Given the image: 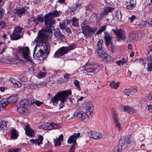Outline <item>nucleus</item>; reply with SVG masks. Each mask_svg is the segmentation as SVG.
Returning a JSON list of instances; mask_svg holds the SVG:
<instances>
[{
  "instance_id": "79ce46f5",
  "label": "nucleus",
  "mask_w": 152,
  "mask_h": 152,
  "mask_svg": "<svg viewBox=\"0 0 152 152\" xmlns=\"http://www.w3.org/2000/svg\"><path fill=\"white\" fill-rule=\"evenodd\" d=\"M21 151V149L19 148H10L8 150L9 152H20Z\"/></svg>"
},
{
  "instance_id": "e2e57ef3",
  "label": "nucleus",
  "mask_w": 152,
  "mask_h": 152,
  "mask_svg": "<svg viewBox=\"0 0 152 152\" xmlns=\"http://www.w3.org/2000/svg\"><path fill=\"white\" fill-rule=\"evenodd\" d=\"M129 4L136 6V1L135 0H130Z\"/></svg>"
},
{
  "instance_id": "de8ad7c7",
  "label": "nucleus",
  "mask_w": 152,
  "mask_h": 152,
  "mask_svg": "<svg viewBox=\"0 0 152 152\" xmlns=\"http://www.w3.org/2000/svg\"><path fill=\"white\" fill-rule=\"evenodd\" d=\"M148 66L147 70L149 72L152 71V63L151 62H149L148 63Z\"/></svg>"
},
{
  "instance_id": "5fc2aeb1",
  "label": "nucleus",
  "mask_w": 152,
  "mask_h": 152,
  "mask_svg": "<svg viewBox=\"0 0 152 152\" xmlns=\"http://www.w3.org/2000/svg\"><path fill=\"white\" fill-rule=\"evenodd\" d=\"M7 124H0V130H2L6 129L7 128Z\"/></svg>"
},
{
  "instance_id": "13d9d810",
  "label": "nucleus",
  "mask_w": 152,
  "mask_h": 152,
  "mask_svg": "<svg viewBox=\"0 0 152 152\" xmlns=\"http://www.w3.org/2000/svg\"><path fill=\"white\" fill-rule=\"evenodd\" d=\"M59 26L60 28L62 30H63L65 29L66 26L64 23H60L59 24Z\"/></svg>"
},
{
  "instance_id": "7ed1b4c3",
  "label": "nucleus",
  "mask_w": 152,
  "mask_h": 152,
  "mask_svg": "<svg viewBox=\"0 0 152 152\" xmlns=\"http://www.w3.org/2000/svg\"><path fill=\"white\" fill-rule=\"evenodd\" d=\"M72 92L71 90L68 91H65L62 92H59L56 95L51 98V100L53 104H56L57 102L60 101L59 104L60 108L63 107L64 105V102L67 98L68 96L71 94Z\"/></svg>"
},
{
  "instance_id": "a211bd4d",
  "label": "nucleus",
  "mask_w": 152,
  "mask_h": 152,
  "mask_svg": "<svg viewBox=\"0 0 152 152\" xmlns=\"http://www.w3.org/2000/svg\"><path fill=\"white\" fill-rule=\"evenodd\" d=\"M126 141L127 144L134 145L135 144V142L134 137L131 135L125 136Z\"/></svg>"
},
{
  "instance_id": "0eeeda50",
  "label": "nucleus",
  "mask_w": 152,
  "mask_h": 152,
  "mask_svg": "<svg viewBox=\"0 0 152 152\" xmlns=\"http://www.w3.org/2000/svg\"><path fill=\"white\" fill-rule=\"evenodd\" d=\"M18 99V95L15 94L7 99L6 101L3 102L0 104V106L4 107L8 104L16 102Z\"/></svg>"
},
{
  "instance_id": "bf43d9fd",
  "label": "nucleus",
  "mask_w": 152,
  "mask_h": 152,
  "mask_svg": "<svg viewBox=\"0 0 152 152\" xmlns=\"http://www.w3.org/2000/svg\"><path fill=\"white\" fill-rule=\"evenodd\" d=\"M135 18V16L133 15H132L131 17H129L128 18L130 20V22H132Z\"/></svg>"
},
{
  "instance_id": "1a4fd4ad",
  "label": "nucleus",
  "mask_w": 152,
  "mask_h": 152,
  "mask_svg": "<svg viewBox=\"0 0 152 152\" xmlns=\"http://www.w3.org/2000/svg\"><path fill=\"white\" fill-rule=\"evenodd\" d=\"M126 140L125 137H122L120 138L118 142V146L115 148L118 151H121L125 148L127 144Z\"/></svg>"
},
{
  "instance_id": "3c124183",
  "label": "nucleus",
  "mask_w": 152,
  "mask_h": 152,
  "mask_svg": "<svg viewBox=\"0 0 152 152\" xmlns=\"http://www.w3.org/2000/svg\"><path fill=\"white\" fill-rule=\"evenodd\" d=\"M97 14L95 13H93L90 17V19L93 20H96L97 19Z\"/></svg>"
},
{
  "instance_id": "9b49d317",
  "label": "nucleus",
  "mask_w": 152,
  "mask_h": 152,
  "mask_svg": "<svg viewBox=\"0 0 152 152\" xmlns=\"http://www.w3.org/2000/svg\"><path fill=\"white\" fill-rule=\"evenodd\" d=\"M88 136L90 138H93L94 140H99L102 137V135L99 132L88 130L87 132Z\"/></svg>"
},
{
  "instance_id": "e433bc0d",
  "label": "nucleus",
  "mask_w": 152,
  "mask_h": 152,
  "mask_svg": "<svg viewBox=\"0 0 152 152\" xmlns=\"http://www.w3.org/2000/svg\"><path fill=\"white\" fill-rule=\"evenodd\" d=\"M83 111L79 110H76L74 113V116L75 118H78L79 119L82 116Z\"/></svg>"
},
{
  "instance_id": "69168bd1",
  "label": "nucleus",
  "mask_w": 152,
  "mask_h": 152,
  "mask_svg": "<svg viewBox=\"0 0 152 152\" xmlns=\"http://www.w3.org/2000/svg\"><path fill=\"white\" fill-rule=\"evenodd\" d=\"M59 140L61 141H63V136L62 134H61L58 138Z\"/></svg>"
},
{
  "instance_id": "2eb2a0df",
  "label": "nucleus",
  "mask_w": 152,
  "mask_h": 152,
  "mask_svg": "<svg viewBox=\"0 0 152 152\" xmlns=\"http://www.w3.org/2000/svg\"><path fill=\"white\" fill-rule=\"evenodd\" d=\"M21 52L24 58L26 59V61H31V58L29 56V50L28 47H25L21 49Z\"/></svg>"
},
{
  "instance_id": "4c0bfd02",
  "label": "nucleus",
  "mask_w": 152,
  "mask_h": 152,
  "mask_svg": "<svg viewBox=\"0 0 152 152\" xmlns=\"http://www.w3.org/2000/svg\"><path fill=\"white\" fill-rule=\"evenodd\" d=\"M103 42L102 40H100L97 44V48L96 49V51L100 50H102V44Z\"/></svg>"
},
{
  "instance_id": "423d86ee",
  "label": "nucleus",
  "mask_w": 152,
  "mask_h": 152,
  "mask_svg": "<svg viewBox=\"0 0 152 152\" xmlns=\"http://www.w3.org/2000/svg\"><path fill=\"white\" fill-rule=\"evenodd\" d=\"M22 29L18 26L15 27L12 34L10 35L11 39L12 40H17L21 38L23 35L20 34Z\"/></svg>"
},
{
  "instance_id": "ddd939ff",
  "label": "nucleus",
  "mask_w": 152,
  "mask_h": 152,
  "mask_svg": "<svg viewBox=\"0 0 152 152\" xmlns=\"http://www.w3.org/2000/svg\"><path fill=\"white\" fill-rule=\"evenodd\" d=\"M86 113L87 114L91 115L94 114V107L92 102L88 101L86 104Z\"/></svg>"
},
{
  "instance_id": "603ef678",
  "label": "nucleus",
  "mask_w": 152,
  "mask_h": 152,
  "mask_svg": "<svg viewBox=\"0 0 152 152\" xmlns=\"http://www.w3.org/2000/svg\"><path fill=\"white\" fill-rule=\"evenodd\" d=\"M6 23L4 21H1L0 22V29L4 28L6 26Z\"/></svg>"
},
{
  "instance_id": "dca6fc26",
  "label": "nucleus",
  "mask_w": 152,
  "mask_h": 152,
  "mask_svg": "<svg viewBox=\"0 0 152 152\" xmlns=\"http://www.w3.org/2000/svg\"><path fill=\"white\" fill-rule=\"evenodd\" d=\"M112 30L118 36L119 39H123L125 38L124 32L123 29L115 28L113 29Z\"/></svg>"
},
{
  "instance_id": "ea45409f",
  "label": "nucleus",
  "mask_w": 152,
  "mask_h": 152,
  "mask_svg": "<svg viewBox=\"0 0 152 152\" xmlns=\"http://www.w3.org/2000/svg\"><path fill=\"white\" fill-rule=\"evenodd\" d=\"M107 25H105L102 26L100 28L96 33V34L98 35L99 34H101L102 32L104 31L106 29Z\"/></svg>"
},
{
  "instance_id": "6e6552de",
  "label": "nucleus",
  "mask_w": 152,
  "mask_h": 152,
  "mask_svg": "<svg viewBox=\"0 0 152 152\" xmlns=\"http://www.w3.org/2000/svg\"><path fill=\"white\" fill-rule=\"evenodd\" d=\"M97 52L99 57L103 61L107 62H111L112 58L111 57L107 54L103 50H99Z\"/></svg>"
},
{
  "instance_id": "2f4dec72",
  "label": "nucleus",
  "mask_w": 152,
  "mask_h": 152,
  "mask_svg": "<svg viewBox=\"0 0 152 152\" xmlns=\"http://www.w3.org/2000/svg\"><path fill=\"white\" fill-rule=\"evenodd\" d=\"M112 114L113 117L114 122L115 124H118V120L117 118V115L115 110L113 109L112 110Z\"/></svg>"
},
{
  "instance_id": "09e8293b",
  "label": "nucleus",
  "mask_w": 152,
  "mask_h": 152,
  "mask_svg": "<svg viewBox=\"0 0 152 152\" xmlns=\"http://www.w3.org/2000/svg\"><path fill=\"white\" fill-rule=\"evenodd\" d=\"M46 73L44 72H40L39 74L38 75L37 77L39 78H41L42 77L45 76Z\"/></svg>"
},
{
  "instance_id": "aec40b11",
  "label": "nucleus",
  "mask_w": 152,
  "mask_h": 152,
  "mask_svg": "<svg viewBox=\"0 0 152 152\" xmlns=\"http://www.w3.org/2000/svg\"><path fill=\"white\" fill-rule=\"evenodd\" d=\"M95 66L89 64H86L85 66L84 70L89 72H94L95 71Z\"/></svg>"
},
{
  "instance_id": "f8f14e48",
  "label": "nucleus",
  "mask_w": 152,
  "mask_h": 152,
  "mask_svg": "<svg viewBox=\"0 0 152 152\" xmlns=\"http://www.w3.org/2000/svg\"><path fill=\"white\" fill-rule=\"evenodd\" d=\"M68 52L66 47H63L59 48L55 52L54 57L56 58H58L63 55L66 54Z\"/></svg>"
},
{
  "instance_id": "4be33fe9",
  "label": "nucleus",
  "mask_w": 152,
  "mask_h": 152,
  "mask_svg": "<svg viewBox=\"0 0 152 152\" xmlns=\"http://www.w3.org/2000/svg\"><path fill=\"white\" fill-rule=\"evenodd\" d=\"M9 80L14 85L15 87L20 88L22 84L14 78L12 77L10 78H9Z\"/></svg>"
},
{
  "instance_id": "680f3d73",
  "label": "nucleus",
  "mask_w": 152,
  "mask_h": 152,
  "mask_svg": "<svg viewBox=\"0 0 152 152\" xmlns=\"http://www.w3.org/2000/svg\"><path fill=\"white\" fill-rule=\"evenodd\" d=\"M146 23L152 27V19H149L148 21H146Z\"/></svg>"
},
{
  "instance_id": "9d476101",
  "label": "nucleus",
  "mask_w": 152,
  "mask_h": 152,
  "mask_svg": "<svg viewBox=\"0 0 152 152\" xmlns=\"http://www.w3.org/2000/svg\"><path fill=\"white\" fill-rule=\"evenodd\" d=\"M61 126L57 124H42L39 127V129L44 130H51L60 128Z\"/></svg>"
},
{
  "instance_id": "4468645a",
  "label": "nucleus",
  "mask_w": 152,
  "mask_h": 152,
  "mask_svg": "<svg viewBox=\"0 0 152 152\" xmlns=\"http://www.w3.org/2000/svg\"><path fill=\"white\" fill-rule=\"evenodd\" d=\"M24 129L25 130V134L27 136L31 137H34L35 130L30 128L29 124H26Z\"/></svg>"
},
{
  "instance_id": "6e6d98bb",
  "label": "nucleus",
  "mask_w": 152,
  "mask_h": 152,
  "mask_svg": "<svg viewBox=\"0 0 152 152\" xmlns=\"http://www.w3.org/2000/svg\"><path fill=\"white\" fill-rule=\"evenodd\" d=\"M37 20L38 22H43L44 20L43 18L41 17H38L36 19H34L33 21L34 22H35V21Z\"/></svg>"
},
{
  "instance_id": "f704fd0d",
  "label": "nucleus",
  "mask_w": 152,
  "mask_h": 152,
  "mask_svg": "<svg viewBox=\"0 0 152 152\" xmlns=\"http://www.w3.org/2000/svg\"><path fill=\"white\" fill-rule=\"evenodd\" d=\"M119 83L117 82L114 81H112L110 83V86L113 88L116 89L119 87Z\"/></svg>"
},
{
  "instance_id": "4d7b16f0",
  "label": "nucleus",
  "mask_w": 152,
  "mask_h": 152,
  "mask_svg": "<svg viewBox=\"0 0 152 152\" xmlns=\"http://www.w3.org/2000/svg\"><path fill=\"white\" fill-rule=\"evenodd\" d=\"M137 61L138 62H139L140 64H143L145 66L146 64V63L145 62L146 61L144 60L143 59L141 58L137 60Z\"/></svg>"
},
{
  "instance_id": "a19ab883",
  "label": "nucleus",
  "mask_w": 152,
  "mask_h": 152,
  "mask_svg": "<svg viewBox=\"0 0 152 152\" xmlns=\"http://www.w3.org/2000/svg\"><path fill=\"white\" fill-rule=\"evenodd\" d=\"M148 48V49L149 50L148 55L149 56L150 59L152 61V45L149 46Z\"/></svg>"
},
{
  "instance_id": "39448f33",
  "label": "nucleus",
  "mask_w": 152,
  "mask_h": 152,
  "mask_svg": "<svg viewBox=\"0 0 152 152\" xmlns=\"http://www.w3.org/2000/svg\"><path fill=\"white\" fill-rule=\"evenodd\" d=\"M80 136V133H74L69 137L67 140V142L69 144L73 143L71 146L69 152H75V150L77 145L76 143V140Z\"/></svg>"
},
{
  "instance_id": "49530a36",
  "label": "nucleus",
  "mask_w": 152,
  "mask_h": 152,
  "mask_svg": "<svg viewBox=\"0 0 152 152\" xmlns=\"http://www.w3.org/2000/svg\"><path fill=\"white\" fill-rule=\"evenodd\" d=\"M86 8L87 10H89V11L91 12L93 10V7L92 5V4L90 3L88 4L87 7H86Z\"/></svg>"
},
{
  "instance_id": "f03ea898",
  "label": "nucleus",
  "mask_w": 152,
  "mask_h": 152,
  "mask_svg": "<svg viewBox=\"0 0 152 152\" xmlns=\"http://www.w3.org/2000/svg\"><path fill=\"white\" fill-rule=\"evenodd\" d=\"M45 23L46 26L45 29H42L40 30L38 32L37 37H39V35L42 33H43L42 37H44L46 35L47 36V39L48 40L49 34L52 32V28L55 23V21L53 19L50 17L49 15L46 14L45 15Z\"/></svg>"
},
{
  "instance_id": "a18cd8bd",
  "label": "nucleus",
  "mask_w": 152,
  "mask_h": 152,
  "mask_svg": "<svg viewBox=\"0 0 152 152\" xmlns=\"http://www.w3.org/2000/svg\"><path fill=\"white\" fill-rule=\"evenodd\" d=\"M67 49V50L69 52V50H72L76 48V46L75 44H72L69 45L68 47H66Z\"/></svg>"
},
{
  "instance_id": "20e7f679",
  "label": "nucleus",
  "mask_w": 152,
  "mask_h": 152,
  "mask_svg": "<svg viewBox=\"0 0 152 152\" xmlns=\"http://www.w3.org/2000/svg\"><path fill=\"white\" fill-rule=\"evenodd\" d=\"M88 22L86 20H83L81 24L82 32L84 34V37L87 38L89 37L91 34L94 32L96 29L90 27L88 25Z\"/></svg>"
},
{
  "instance_id": "37998d69",
  "label": "nucleus",
  "mask_w": 152,
  "mask_h": 152,
  "mask_svg": "<svg viewBox=\"0 0 152 152\" xmlns=\"http://www.w3.org/2000/svg\"><path fill=\"white\" fill-rule=\"evenodd\" d=\"M54 146L55 147L59 146L61 145V141L59 140V139L56 138V140L55 139H54Z\"/></svg>"
},
{
  "instance_id": "393cba45",
  "label": "nucleus",
  "mask_w": 152,
  "mask_h": 152,
  "mask_svg": "<svg viewBox=\"0 0 152 152\" xmlns=\"http://www.w3.org/2000/svg\"><path fill=\"white\" fill-rule=\"evenodd\" d=\"M11 137L12 140L17 139L19 136L18 133L17 131L15 129H13L11 130Z\"/></svg>"
},
{
  "instance_id": "8fccbe9b",
  "label": "nucleus",
  "mask_w": 152,
  "mask_h": 152,
  "mask_svg": "<svg viewBox=\"0 0 152 152\" xmlns=\"http://www.w3.org/2000/svg\"><path fill=\"white\" fill-rule=\"evenodd\" d=\"M131 91V90L130 89H126L124 90V93L127 96H129L130 93Z\"/></svg>"
},
{
  "instance_id": "c9c22d12",
  "label": "nucleus",
  "mask_w": 152,
  "mask_h": 152,
  "mask_svg": "<svg viewBox=\"0 0 152 152\" xmlns=\"http://www.w3.org/2000/svg\"><path fill=\"white\" fill-rule=\"evenodd\" d=\"M89 114H87L86 113V114L83 112V114H82V116L80 118L79 120H81L85 122H86V121L88 120V115Z\"/></svg>"
},
{
  "instance_id": "f257e3e1",
  "label": "nucleus",
  "mask_w": 152,
  "mask_h": 152,
  "mask_svg": "<svg viewBox=\"0 0 152 152\" xmlns=\"http://www.w3.org/2000/svg\"><path fill=\"white\" fill-rule=\"evenodd\" d=\"M43 33H42L39 37H37L34 42L37 44L34 49L33 56L34 58H39L44 53L49 54L50 51V45L47 43V36L42 37Z\"/></svg>"
},
{
  "instance_id": "052dcab7",
  "label": "nucleus",
  "mask_w": 152,
  "mask_h": 152,
  "mask_svg": "<svg viewBox=\"0 0 152 152\" xmlns=\"http://www.w3.org/2000/svg\"><path fill=\"white\" fill-rule=\"evenodd\" d=\"M70 74L66 73V74L64 75L63 77L66 80H68V79L70 77Z\"/></svg>"
},
{
  "instance_id": "7c9ffc66",
  "label": "nucleus",
  "mask_w": 152,
  "mask_h": 152,
  "mask_svg": "<svg viewBox=\"0 0 152 152\" xmlns=\"http://www.w3.org/2000/svg\"><path fill=\"white\" fill-rule=\"evenodd\" d=\"M80 7L81 6L80 4H76L72 6V7L71 8V10L73 12H78L80 10Z\"/></svg>"
},
{
  "instance_id": "473e14b6",
  "label": "nucleus",
  "mask_w": 152,
  "mask_h": 152,
  "mask_svg": "<svg viewBox=\"0 0 152 152\" xmlns=\"http://www.w3.org/2000/svg\"><path fill=\"white\" fill-rule=\"evenodd\" d=\"M71 21L72 22V24L75 27H78L79 26L78 23V19L76 18L73 17Z\"/></svg>"
},
{
  "instance_id": "c756f323",
  "label": "nucleus",
  "mask_w": 152,
  "mask_h": 152,
  "mask_svg": "<svg viewBox=\"0 0 152 152\" xmlns=\"http://www.w3.org/2000/svg\"><path fill=\"white\" fill-rule=\"evenodd\" d=\"M60 11H57L56 10H55L47 14L49 15L50 17L52 18L53 17H58L60 13Z\"/></svg>"
},
{
  "instance_id": "6ab92c4d",
  "label": "nucleus",
  "mask_w": 152,
  "mask_h": 152,
  "mask_svg": "<svg viewBox=\"0 0 152 152\" xmlns=\"http://www.w3.org/2000/svg\"><path fill=\"white\" fill-rule=\"evenodd\" d=\"M121 108L124 111L128 112L131 114H133L135 113V110L133 108L130 107L128 105H122L121 106Z\"/></svg>"
},
{
  "instance_id": "b1692460",
  "label": "nucleus",
  "mask_w": 152,
  "mask_h": 152,
  "mask_svg": "<svg viewBox=\"0 0 152 152\" xmlns=\"http://www.w3.org/2000/svg\"><path fill=\"white\" fill-rule=\"evenodd\" d=\"M129 37L131 39L137 41L139 39V34L137 32H133L129 35Z\"/></svg>"
},
{
  "instance_id": "c85d7f7f",
  "label": "nucleus",
  "mask_w": 152,
  "mask_h": 152,
  "mask_svg": "<svg viewBox=\"0 0 152 152\" xmlns=\"http://www.w3.org/2000/svg\"><path fill=\"white\" fill-rule=\"evenodd\" d=\"M18 111L20 113L23 114L27 110L26 107H22L17 104V105Z\"/></svg>"
},
{
  "instance_id": "58836bf2",
  "label": "nucleus",
  "mask_w": 152,
  "mask_h": 152,
  "mask_svg": "<svg viewBox=\"0 0 152 152\" xmlns=\"http://www.w3.org/2000/svg\"><path fill=\"white\" fill-rule=\"evenodd\" d=\"M31 104L35 103L37 106H39L43 103L42 102H40L39 101H38L34 99H31Z\"/></svg>"
},
{
  "instance_id": "338daca9",
  "label": "nucleus",
  "mask_w": 152,
  "mask_h": 152,
  "mask_svg": "<svg viewBox=\"0 0 152 152\" xmlns=\"http://www.w3.org/2000/svg\"><path fill=\"white\" fill-rule=\"evenodd\" d=\"M148 110L150 112H152V105H149L148 106Z\"/></svg>"
},
{
  "instance_id": "5701e85b",
  "label": "nucleus",
  "mask_w": 152,
  "mask_h": 152,
  "mask_svg": "<svg viewBox=\"0 0 152 152\" xmlns=\"http://www.w3.org/2000/svg\"><path fill=\"white\" fill-rule=\"evenodd\" d=\"M104 39L106 43V46L108 47L110 44H112V37L109 35L107 34H106L105 33H104Z\"/></svg>"
},
{
  "instance_id": "bb28decb",
  "label": "nucleus",
  "mask_w": 152,
  "mask_h": 152,
  "mask_svg": "<svg viewBox=\"0 0 152 152\" xmlns=\"http://www.w3.org/2000/svg\"><path fill=\"white\" fill-rule=\"evenodd\" d=\"M113 8L111 7H106L103 9V11L101 13L102 15H107L109 12H111L113 10Z\"/></svg>"
},
{
  "instance_id": "0e129e2a",
  "label": "nucleus",
  "mask_w": 152,
  "mask_h": 152,
  "mask_svg": "<svg viewBox=\"0 0 152 152\" xmlns=\"http://www.w3.org/2000/svg\"><path fill=\"white\" fill-rule=\"evenodd\" d=\"M116 126L118 128L119 131H121L122 130L121 124H116Z\"/></svg>"
},
{
  "instance_id": "72a5a7b5",
  "label": "nucleus",
  "mask_w": 152,
  "mask_h": 152,
  "mask_svg": "<svg viewBox=\"0 0 152 152\" xmlns=\"http://www.w3.org/2000/svg\"><path fill=\"white\" fill-rule=\"evenodd\" d=\"M127 60L128 59L127 57H126V58H122L121 59L116 61V63L118 65L120 66L121 64L123 65V64L126 63L127 61Z\"/></svg>"
},
{
  "instance_id": "774afa93",
  "label": "nucleus",
  "mask_w": 152,
  "mask_h": 152,
  "mask_svg": "<svg viewBox=\"0 0 152 152\" xmlns=\"http://www.w3.org/2000/svg\"><path fill=\"white\" fill-rule=\"evenodd\" d=\"M148 99L149 100H152V92L150 93L148 97Z\"/></svg>"
},
{
  "instance_id": "a878e982",
  "label": "nucleus",
  "mask_w": 152,
  "mask_h": 152,
  "mask_svg": "<svg viewBox=\"0 0 152 152\" xmlns=\"http://www.w3.org/2000/svg\"><path fill=\"white\" fill-rule=\"evenodd\" d=\"M54 35L56 37L59 39H63L64 37L63 35L60 32L59 29L58 28L54 29Z\"/></svg>"
},
{
  "instance_id": "cd10ccee",
  "label": "nucleus",
  "mask_w": 152,
  "mask_h": 152,
  "mask_svg": "<svg viewBox=\"0 0 152 152\" xmlns=\"http://www.w3.org/2000/svg\"><path fill=\"white\" fill-rule=\"evenodd\" d=\"M27 9L26 8H22L18 9L17 11L18 16L21 18L22 16L24 15L25 13L26 12Z\"/></svg>"
},
{
  "instance_id": "f3484780",
  "label": "nucleus",
  "mask_w": 152,
  "mask_h": 152,
  "mask_svg": "<svg viewBox=\"0 0 152 152\" xmlns=\"http://www.w3.org/2000/svg\"><path fill=\"white\" fill-rule=\"evenodd\" d=\"M38 138L37 140L32 139L29 140L32 145L35 144L39 145H40L42 144V142L43 140V137L42 135H38Z\"/></svg>"
},
{
  "instance_id": "c03bdc74",
  "label": "nucleus",
  "mask_w": 152,
  "mask_h": 152,
  "mask_svg": "<svg viewBox=\"0 0 152 152\" xmlns=\"http://www.w3.org/2000/svg\"><path fill=\"white\" fill-rule=\"evenodd\" d=\"M74 83L76 87H77L78 90H81V88L79 85L80 82L77 80H75L74 81Z\"/></svg>"
},
{
  "instance_id": "864d4df0",
  "label": "nucleus",
  "mask_w": 152,
  "mask_h": 152,
  "mask_svg": "<svg viewBox=\"0 0 152 152\" xmlns=\"http://www.w3.org/2000/svg\"><path fill=\"white\" fill-rule=\"evenodd\" d=\"M135 6L130 4L126 6V8L129 10H132L135 7Z\"/></svg>"
},
{
  "instance_id": "412c9836",
  "label": "nucleus",
  "mask_w": 152,
  "mask_h": 152,
  "mask_svg": "<svg viewBox=\"0 0 152 152\" xmlns=\"http://www.w3.org/2000/svg\"><path fill=\"white\" fill-rule=\"evenodd\" d=\"M31 103L30 100L24 99L21 100L18 104L26 108L28 105L31 104Z\"/></svg>"
}]
</instances>
